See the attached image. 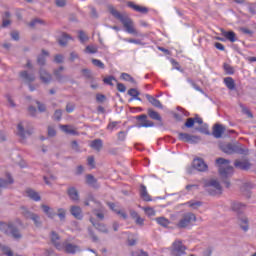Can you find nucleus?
<instances>
[{
	"instance_id": "nucleus-5",
	"label": "nucleus",
	"mask_w": 256,
	"mask_h": 256,
	"mask_svg": "<svg viewBox=\"0 0 256 256\" xmlns=\"http://www.w3.org/2000/svg\"><path fill=\"white\" fill-rule=\"evenodd\" d=\"M204 187L209 195H221L223 193V188L216 179L206 180L204 182Z\"/></svg>"
},
{
	"instance_id": "nucleus-20",
	"label": "nucleus",
	"mask_w": 256,
	"mask_h": 256,
	"mask_svg": "<svg viewBox=\"0 0 256 256\" xmlns=\"http://www.w3.org/2000/svg\"><path fill=\"white\" fill-rule=\"evenodd\" d=\"M232 211L237 213L238 215L243 213L245 209H247V206L241 202H233L231 205Z\"/></svg>"
},
{
	"instance_id": "nucleus-18",
	"label": "nucleus",
	"mask_w": 256,
	"mask_h": 256,
	"mask_svg": "<svg viewBox=\"0 0 256 256\" xmlns=\"http://www.w3.org/2000/svg\"><path fill=\"white\" fill-rule=\"evenodd\" d=\"M39 77H40V81H42V83H51L53 76H51V74L49 72H47V70H45L44 68H41L39 70Z\"/></svg>"
},
{
	"instance_id": "nucleus-52",
	"label": "nucleus",
	"mask_w": 256,
	"mask_h": 256,
	"mask_svg": "<svg viewBox=\"0 0 256 256\" xmlns=\"http://www.w3.org/2000/svg\"><path fill=\"white\" fill-rule=\"evenodd\" d=\"M63 117V112L61 110H56L54 113V119L59 121Z\"/></svg>"
},
{
	"instance_id": "nucleus-31",
	"label": "nucleus",
	"mask_w": 256,
	"mask_h": 256,
	"mask_svg": "<svg viewBox=\"0 0 256 256\" xmlns=\"http://www.w3.org/2000/svg\"><path fill=\"white\" fill-rule=\"evenodd\" d=\"M224 85L230 91H235V80H233L231 77L224 78Z\"/></svg>"
},
{
	"instance_id": "nucleus-60",
	"label": "nucleus",
	"mask_w": 256,
	"mask_h": 256,
	"mask_svg": "<svg viewBox=\"0 0 256 256\" xmlns=\"http://www.w3.org/2000/svg\"><path fill=\"white\" fill-rule=\"evenodd\" d=\"M125 137H127V132H125V131H120V132L118 133V139H119V141H125Z\"/></svg>"
},
{
	"instance_id": "nucleus-47",
	"label": "nucleus",
	"mask_w": 256,
	"mask_h": 256,
	"mask_svg": "<svg viewBox=\"0 0 256 256\" xmlns=\"http://www.w3.org/2000/svg\"><path fill=\"white\" fill-rule=\"evenodd\" d=\"M85 51L86 53L93 55L97 53V46H87Z\"/></svg>"
},
{
	"instance_id": "nucleus-29",
	"label": "nucleus",
	"mask_w": 256,
	"mask_h": 256,
	"mask_svg": "<svg viewBox=\"0 0 256 256\" xmlns=\"http://www.w3.org/2000/svg\"><path fill=\"white\" fill-rule=\"evenodd\" d=\"M60 128L67 135H78L77 130H75V128H73V126L62 125V126H60Z\"/></svg>"
},
{
	"instance_id": "nucleus-53",
	"label": "nucleus",
	"mask_w": 256,
	"mask_h": 256,
	"mask_svg": "<svg viewBox=\"0 0 256 256\" xmlns=\"http://www.w3.org/2000/svg\"><path fill=\"white\" fill-rule=\"evenodd\" d=\"M117 90L120 93H125V91H127V87H125L123 83H117Z\"/></svg>"
},
{
	"instance_id": "nucleus-57",
	"label": "nucleus",
	"mask_w": 256,
	"mask_h": 256,
	"mask_svg": "<svg viewBox=\"0 0 256 256\" xmlns=\"http://www.w3.org/2000/svg\"><path fill=\"white\" fill-rule=\"evenodd\" d=\"M54 75L57 79V81H59L61 83V81H63V75H61V72H59V70H54Z\"/></svg>"
},
{
	"instance_id": "nucleus-37",
	"label": "nucleus",
	"mask_w": 256,
	"mask_h": 256,
	"mask_svg": "<svg viewBox=\"0 0 256 256\" xmlns=\"http://www.w3.org/2000/svg\"><path fill=\"white\" fill-rule=\"evenodd\" d=\"M0 251H2V253H4V255L13 256V251H11V248H9V246H5L1 243H0Z\"/></svg>"
},
{
	"instance_id": "nucleus-1",
	"label": "nucleus",
	"mask_w": 256,
	"mask_h": 256,
	"mask_svg": "<svg viewBox=\"0 0 256 256\" xmlns=\"http://www.w3.org/2000/svg\"><path fill=\"white\" fill-rule=\"evenodd\" d=\"M109 11L115 19H119L120 23H122L124 29L126 30V33H129V35H135V37H145V34H141L135 29V23L129 16L126 14H121L117 9H115L113 6L109 7Z\"/></svg>"
},
{
	"instance_id": "nucleus-49",
	"label": "nucleus",
	"mask_w": 256,
	"mask_h": 256,
	"mask_svg": "<svg viewBox=\"0 0 256 256\" xmlns=\"http://www.w3.org/2000/svg\"><path fill=\"white\" fill-rule=\"evenodd\" d=\"M113 81H115L117 83L115 77H113V76H109L107 78H104V83H106V85L113 86Z\"/></svg>"
},
{
	"instance_id": "nucleus-23",
	"label": "nucleus",
	"mask_w": 256,
	"mask_h": 256,
	"mask_svg": "<svg viewBox=\"0 0 256 256\" xmlns=\"http://www.w3.org/2000/svg\"><path fill=\"white\" fill-rule=\"evenodd\" d=\"M146 99H148L149 103L153 105V107H157L158 109H163V104H161V101H159L157 98L146 94Z\"/></svg>"
},
{
	"instance_id": "nucleus-34",
	"label": "nucleus",
	"mask_w": 256,
	"mask_h": 256,
	"mask_svg": "<svg viewBox=\"0 0 256 256\" xmlns=\"http://www.w3.org/2000/svg\"><path fill=\"white\" fill-rule=\"evenodd\" d=\"M185 205H188V207H190L191 209H199V207H201V205H203V202L190 200Z\"/></svg>"
},
{
	"instance_id": "nucleus-64",
	"label": "nucleus",
	"mask_w": 256,
	"mask_h": 256,
	"mask_svg": "<svg viewBox=\"0 0 256 256\" xmlns=\"http://www.w3.org/2000/svg\"><path fill=\"white\" fill-rule=\"evenodd\" d=\"M88 165L90 166V167H95V158L93 157V156H90V157H88Z\"/></svg>"
},
{
	"instance_id": "nucleus-30",
	"label": "nucleus",
	"mask_w": 256,
	"mask_h": 256,
	"mask_svg": "<svg viewBox=\"0 0 256 256\" xmlns=\"http://www.w3.org/2000/svg\"><path fill=\"white\" fill-rule=\"evenodd\" d=\"M90 147L95 151H101V149H103V140L101 139L93 140L90 144Z\"/></svg>"
},
{
	"instance_id": "nucleus-8",
	"label": "nucleus",
	"mask_w": 256,
	"mask_h": 256,
	"mask_svg": "<svg viewBox=\"0 0 256 256\" xmlns=\"http://www.w3.org/2000/svg\"><path fill=\"white\" fill-rule=\"evenodd\" d=\"M33 133V128H29L25 130V122H20L17 125V135H19L21 139V143H27V137H31V134Z\"/></svg>"
},
{
	"instance_id": "nucleus-36",
	"label": "nucleus",
	"mask_w": 256,
	"mask_h": 256,
	"mask_svg": "<svg viewBox=\"0 0 256 256\" xmlns=\"http://www.w3.org/2000/svg\"><path fill=\"white\" fill-rule=\"evenodd\" d=\"M45 57H49V52L43 50L42 54L38 56V59H37L38 65H45Z\"/></svg>"
},
{
	"instance_id": "nucleus-63",
	"label": "nucleus",
	"mask_w": 256,
	"mask_h": 256,
	"mask_svg": "<svg viewBox=\"0 0 256 256\" xmlns=\"http://www.w3.org/2000/svg\"><path fill=\"white\" fill-rule=\"evenodd\" d=\"M77 59H79V54H77V52H71L70 53V61H75V60H77Z\"/></svg>"
},
{
	"instance_id": "nucleus-9",
	"label": "nucleus",
	"mask_w": 256,
	"mask_h": 256,
	"mask_svg": "<svg viewBox=\"0 0 256 256\" xmlns=\"http://www.w3.org/2000/svg\"><path fill=\"white\" fill-rule=\"evenodd\" d=\"M185 251H187V247L183 245V242H181V240H175L172 244L170 253L173 256H183L185 255Z\"/></svg>"
},
{
	"instance_id": "nucleus-17",
	"label": "nucleus",
	"mask_w": 256,
	"mask_h": 256,
	"mask_svg": "<svg viewBox=\"0 0 256 256\" xmlns=\"http://www.w3.org/2000/svg\"><path fill=\"white\" fill-rule=\"evenodd\" d=\"M222 37H225V40L230 41V43H235L237 41V34L233 31H225V29H221Z\"/></svg>"
},
{
	"instance_id": "nucleus-61",
	"label": "nucleus",
	"mask_w": 256,
	"mask_h": 256,
	"mask_svg": "<svg viewBox=\"0 0 256 256\" xmlns=\"http://www.w3.org/2000/svg\"><path fill=\"white\" fill-rule=\"evenodd\" d=\"M48 135H49V137H55V135H57V132L55 131V128L48 127Z\"/></svg>"
},
{
	"instance_id": "nucleus-54",
	"label": "nucleus",
	"mask_w": 256,
	"mask_h": 256,
	"mask_svg": "<svg viewBox=\"0 0 256 256\" xmlns=\"http://www.w3.org/2000/svg\"><path fill=\"white\" fill-rule=\"evenodd\" d=\"M66 111L67 113H73V111H75V104L68 103L66 105Z\"/></svg>"
},
{
	"instance_id": "nucleus-10",
	"label": "nucleus",
	"mask_w": 256,
	"mask_h": 256,
	"mask_svg": "<svg viewBox=\"0 0 256 256\" xmlns=\"http://www.w3.org/2000/svg\"><path fill=\"white\" fill-rule=\"evenodd\" d=\"M21 211H22V215H24V217H26V219H31V221L34 222V225H36V227H40L41 217L38 214L28 211L25 206L21 207Z\"/></svg>"
},
{
	"instance_id": "nucleus-51",
	"label": "nucleus",
	"mask_w": 256,
	"mask_h": 256,
	"mask_svg": "<svg viewBox=\"0 0 256 256\" xmlns=\"http://www.w3.org/2000/svg\"><path fill=\"white\" fill-rule=\"evenodd\" d=\"M117 125H119V122H110L107 126V130L113 131V129L117 128Z\"/></svg>"
},
{
	"instance_id": "nucleus-55",
	"label": "nucleus",
	"mask_w": 256,
	"mask_h": 256,
	"mask_svg": "<svg viewBox=\"0 0 256 256\" xmlns=\"http://www.w3.org/2000/svg\"><path fill=\"white\" fill-rule=\"evenodd\" d=\"M132 256H149L145 251L138 250L132 253Z\"/></svg>"
},
{
	"instance_id": "nucleus-19",
	"label": "nucleus",
	"mask_w": 256,
	"mask_h": 256,
	"mask_svg": "<svg viewBox=\"0 0 256 256\" xmlns=\"http://www.w3.org/2000/svg\"><path fill=\"white\" fill-rule=\"evenodd\" d=\"M67 195L71 201L77 202L79 201V191L77 188L71 186L67 189Z\"/></svg>"
},
{
	"instance_id": "nucleus-39",
	"label": "nucleus",
	"mask_w": 256,
	"mask_h": 256,
	"mask_svg": "<svg viewBox=\"0 0 256 256\" xmlns=\"http://www.w3.org/2000/svg\"><path fill=\"white\" fill-rule=\"evenodd\" d=\"M69 39H71V36H69L68 34H62L61 38L59 39V45H61L62 47H65V45H67V42L69 41Z\"/></svg>"
},
{
	"instance_id": "nucleus-24",
	"label": "nucleus",
	"mask_w": 256,
	"mask_h": 256,
	"mask_svg": "<svg viewBox=\"0 0 256 256\" xmlns=\"http://www.w3.org/2000/svg\"><path fill=\"white\" fill-rule=\"evenodd\" d=\"M51 243L54 245V247H56V249L59 251V247L58 245H63V243H60L61 241V237H59V234L55 233V232H51Z\"/></svg>"
},
{
	"instance_id": "nucleus-48",
	"label": "nucleus",
	"mask_w": 256,
	"mask_h": 256,
	"mask_svg": "<svg viewBox=\"0 0 256 256\" xmlns=\"http://www.w3.org/2000/svg\"><path fill=\"white\" fill-rule=\"evenodd\" d=\"M193 125H195V119L188 118L185 122V127H187L188 129H191Z\"/></svg>"
},
{
	"instance_id": "nucleus-6",
	"label": "nucleus",
	"mask_w": 256,
	"mask_h": 256,
	"mask_svg": "<svg viewBox=\"0 0 256 256\" xmlns=\"http://www.w3.org/2000/svg\"><path fill=\"white\" fill-rule=\"evenodd\" d=\"M195 221H197V216L192 212H186L182 214L176 225L179 229H185L192 223H195Z\"/></svg>"
},
{
	"instance_id": "nucleus-16",
	"label": "nucleus",
	"mask_w": 256,
	"mask_h": 256,
	"mask_svg": "<svg viewBox=\"0 0 256 256\" xmlns=\"http://www.w3.org/2000/svg\"><path fill=\"white\" fill-rule=\"evenodd\" d=\"M223 133H225V126L221 124L214 125L212 135L215 139H221L223 137Z\"/></svg>"
},
{
	"instance_id": "nucleus-25",
	"label": "nucleus",
	"mask_w": 256,
	"mask_h": 256,
	"mask_svg": "<svg viewBox=\"0 0 256 256\" xmlns=\"http://www.w3.org/2000/svg\"><path fill=\"white\" fill-rule=\"evenodd\" d=\"M140 197L143 201H152L149 192H147V187L143 184L140 186Z\"/></svg>"
},
{
	"instance_id": "nucleus-3",
	"label": "nucleus",
	"mask_w": 256,
	"mask_h": 256,
	"mask_svg": "<svg viewBox=\"0 0 256 256\" xmlns=\"http://www.w3.org/2000/svg\"><path fill=\"white\" fill-rule=\"evenodd\" d=\"M221 151L223 153H226L227 155H233V153H237L238 155H248L249 149H247L245 146L241 144H222L220 146Z\"/></svg>"
},
{
	"instance_id": "nucleus-13",
	"label": "nucleus",
	"mask_w": 256,
	"mask_h": 256,
	"mask_svg": "<svg viewBox=\"0 0 256 256\" xmlns=\"http://www.w3.org/2000/svg\"><path fill=\"white\" fill-rule=\"evenodd\" d=\"M137 119L140 121L137 124L138 129H141L142 127H155V123H153V121L147 119V115L142 114L140 116L137 117Z\"/></svg>"
},
{
	"instance_id": "nucleus-26",
	"label": "nucleus",
	"mask_w": 256,
	"mask_h": 256,
	"mask_svg": "<svg viewBox=\"0 0 256 256\" xmlns=\"http://www.w3.org/2000/svg\"><path fill=\"white\" fill-rule=\"evenodd\" d=\"M26 195L29 199H32V201H41V196L33 189L26 190Z\"/></svg>"
},
{
	"instance_id": "nucleus-44",
	"label": "nucleus",
	"mask_w": 256,
	"mask_h": 256,
	"mask_svg": "<svg viewBox=\"0 0 256 256\" xmlns=\"http://www.w3.org/2000/svg\"><path fill=\"white\" fill-rule=\"evenodd\" d=\"M92 63L95 67H99V69H105V64L99 59H92Z\"/></svg>"
},
{
	"instance_id": "nucleus-14",
	"label": "nucleus",
	"mask_w": 256,
	"mask_h": 256,
	"mask_svg": "<svg viewBox=\"0 0 256 256\" xmlns=\"http://www.w3.org/2000/svg\"><path fill=\"white\" fill-rule=\"evenodd\" d=\"M192 166L194 167V169H196V171H200V172H205L207 171V169H209V166H207V163H205V161L201 158H195L193 160Z\"/></svg>"
},
{
	"instance_id": "nucleus-22",
	"label": "nucleus",
	"mask_w": 256,
	"mask_h": 256,
	"mask_svg": "<svg viewBox=\"0 0 256 256\" xmlns=\"http://www.w3.org/2000/svg\"><path fill=\"white\" fill-rule=\"evenodd\" d=\"M41 209L49 219H55V217L57 216V213H55V210H53V208L49 207L48 205L42 204Z\"/></svg>"
},
{
	"instance_id": "nucleus-33",
	"label": "nucleus",
	"mask_w": 256,
	"mask_h": 256,
	"mask_svg": "<svg viewBox=\"0 0 256 256\" xmlns=\"http://www.w3.org/2000/svg\"><path fill=\"white\" fill-rule=\"evenodd\" d=\"M14 180L12 179L11 176H8V180H3L0 178V188L5 189L7 188L8 185H13Z\"/></svg>"
},
{
	"instance_id": "nucleus-35",
	"label": "nucleus",
	"mask_w": 256,
	"mask_h": 256,
	"mask_svg": "<svg viewBox=\"0 0 256 256\" xmlns=\"http://www.w3.org/2000/svg\"><path fill=\"white\" fill-rule=\"evenodd\" d=\"M128 95H130V97H133V99H135L136 101H141V98L139 97L140 93L135 88H131L130 90H128Z\"/></svg>"
},
{
	"instance_id": "nucleus-12",
	"label": "nucleus",
	"mask_w": 256,
	"mask_h": 256,
	"mask_svg": "<svg viewBox=\"0 0 256 256\" xmlns=\"http://www.w3.org/2000/svg\"><path fill=\"white\" fill-rule=\"evenodd\" d=\"M234 167L236 169H240L241 171H249V169H251L252 164L249 161V159H243V160H235L234 162Z\"/></svg>"
},
{
	"instance_id": "nucleus-11",
	"label": "nucleus",
	"mask_w": 256,
	"mask_h": 256,
	"mask_svg": "<svg viewBox=\"0 0 256 256\" xmlns=\"http://www.w3.org/2000/svg\"><path fill=\"white\" fill-rule=\"evenodd\" d=\"M178 139L184 143H199L201 141V137L189 133H178Z\"/></svg>"
},
{
	"instance_id": "nucleus-32",
	"label": "nucleus",
	"mask_w": 256,
	"mask_h": 256,
	"mask_svg": "<svg viewBox=\"0 0 256 256\" xmlns=\"http://www.w3.org/2000/svg\"><path fill=\"white\" fill-rule=\"evenodd\" d=\"M148 116L154 121H162L161 115L153 109H148Z\"/></svg>"
},
{
	"instance_id": "nucleus-45",
	"label": "nucleus",
	"mask_w": 256,
	"mask_h": 256,
	"mask_svg": "<svg viewBox=\"0 0 256 256\" xmlns=\"http://www.w3.org/2000/svg\"><path fill=\"white\" fill-rule=\"evenodd\" d=\"M123 41L126 43H134V45H143V42L139 39H129V38H124Z\"/></svg>"
},
{
	"instance_id": "nucleus-42",
	"label": "nucleus",
	"mask_w": 256,
	"mask_h": 256,
	"mask_svg": "<svg viewBox=\"0 0 256 256\" xmlns=\"http://www.w3.org/2000/svg\"><path fill=\"white\" fill-rule=\"evenodd\" d=\"M65 215H67V210L60 208L58 209L57 216L59 217L60 221H65Z\"/></svg>"
},
{
	"instance_id": "nucleus-38",
	"label": "nucleus",
	"mask_w": 256,
	"mask_h": 256,
	"mask_svg": "<svg viewBox=\"0 0 256 256\" xmlns=\"http://www.w3.org/2000/svg\"><path fill=\"white\" fill-rule=\"evenodd\" d=\"M240 227L243 231H249V219L245 217L240 219Z\"/></svg>"
},
{
	"instance_id": "nucleus-21",
	"label": "nucleus",
	"mask_w": 256,
	"mask_h": 256,
	"mask_svg": "<svg viewBox=\"0 0 256 256\" xmlns=\"http://www.w3.org/2000/svg\"><path fill=\"white\" fill-rule=\"evenodd\" d=\"M70 213L75 219H83V211L81 207L74 205L70 207Z\"/></svg>"
},
{
	"instance_id": "nucleus-27",
	"label": "nucleus",
	"mask_w": 256,
	"mask_h": 256,
	"mask_svg": "<svg viewBox=\"0 0 256 256\" xmlns=\"http://www.w3.org/2000/svg\"><path fill=\"white\" fill-rule=\"evenodd\" d=\"M90 222L92 225L97 229V231H100L101 233H108L107 226L105 224L97 223L93 218H90Z\"/></svg>"
},
{
	"instance_id": "nucleus-46",
	"label": "nucleus",
	"mask_w": 256,
	"mask_h": 256,
	"mask_svg": "<svg viewBox=\"0 0 256 256\" xmlns=\"http://www.w3.org/2000/svg\"><path fill=\"white\" fill-rule=\"evenodd\" d=\"M78 37H79V40L81 41V43H85V41H87V35L85 34V32H83V30H80L78 32Z\"/></svg>"
},
{
	"instance_id": "nucleus-56",
	"label": "nucleus",
	"mask_w": 256,
	"mask_h": 256,
	"mask_svg": "<svg viewBox=\"0 0 256 256\" xmlns=\"http://www.w3.org/2000/svg\"><path fill=\"white\" fill-rule=\"evenodd\" d=\"M54 75L57 79V81H59L61 83V81H63V75H61V72H59V70H54Z\"/></svg>"
},
{
	"instance_id": "nucleus-40",
	"label": "nucleus",
	"mask_w": 256,
	"mask_h": 256,
	"mask_svg": "<svg viewBox=\"0 0 256 256\" xmlns=\"http://www.w3.org/2000/svg\"><path fill=\"white\" fill-rule=\"evenodd\" d=\"M156 222L158 223V225H161L162 227H168L170 223L169 220H167V218L165 217L156 218Z\"/></svg>"
},
{
	"instance_id": "nucleus-58",
	"label": "nucleus",
	"mask_w": 256,
	"mask_h": 256,
	"mask_svg": "<svg viewBox=\"0 0 256 256\" xmlns=\"http://www.w3.org/2000/svg\"><path fill=\"white\" fill-rule=\"evenodd\" d=\"M135 223L136 225H139L140 227H143L144 223H145V219L141 218L140 216H138L135 219Z\"/></svg>"
},
{
	"instance_id": "nucleus-62",
	"label": "nucleus",
	"mask_w": 256,
	"mask_h": 256,
	"mask_svg": "<svg viewBox=\"0 0 256 256\" xmlns=\"http://www.w3.org/2000/svg\"><path fill=\"white\" fill-rule=\"evenodd\" d=\"M64 59L65 58L63 57V55L58 54V55L55 56L54 61H55V63H63Z\"/></svg>"
},
{
	"instance_id": "nucleus-28",
	"label": "nucleus",
	"mask_w": 256,
	"mask_h": 256,
	"mask_svg": "<svg viewBox=\"0 0 256 256\" xmlns=\"http://www.w3.org/2000/svg\"><path fill=\"white\" fill-rule=\"evenodd\" d=\"M20 77L24 79L25 83H33V81H35V75L29 74L27 71L21 72Z\"/></svg>"
},
{
	"instance_id": "nucleus-43",
	"label": "nucleus",
	"mask_w": 256,
	"mask_h": 256,
	"mask_svg": "<svg viewBox=\"0 0 256 256\" xmlns=\"http://www.w3.org/2000/svg\"><path fill=\"white\" fill-rule=\"evenodd\" d=\"M121 79L124 81H129L130 83H135V78L131 77L128 73H122L121 74Z\"/></svg>"
},
{
	"instance_id": "nucleus-41",
	"label": "nucleus",
	"mask_w": 256,
	"mask_h": 256,
	"mask_svg": "<svg viewBox=\"0 0 256 256\" xmlns=\"http://www.w3.org/2000/svg\"><path fill=\"white\" fill-rule=\"evenodd\" d=\"M86 181L88 185H91L92 187H95V184L97 183V179L91 174L86 176Z\"/></svg>"
},
{
	"instance_id": "nucleus-7",
	"label": "nucleus",
	"mask_w": 256,
	"mask_h": 256,
	"mask_svg": "<svg viewBox=\"0 0 256 256\" xmlns=\"http://www.w3.org/2000/svg\"><path fill=\"white\" fill-rule=\"evenodd\" d=\"M58 251H64V253H68V255H75L81 251V247L79 245L70 243L69 240H65L62 242V245H58Z\"/></svg>"
},
{
	"instance_id": "nucleus-15",
	"label": "nucleus",
	"mask_w": 256,
	"mask_h": 256,
	"mask_svg": "<svg viewBox=\"0 0 256 256\" xmlns=\"http://www.w3.org/2000/svg\"><path fill=\"white\" fill-rule=\"evenodd\" d=\"M127 7H130V9H133V11H136L137 13H142L143 15L149 13V9L144 6H139L135 4L133 1H125Z\"/></svg>"
},
{
	"instance_id": "nucleus-2",
	"label": "nucleus",
	"mask_w": 256,
	"mask_h": 256,
	"mask_svg": "<svg viewBox=\"0 0 256 256\" xmlns=\"http://www.w3.org/2000/svg\"><path fill=\"white\" fill-rule=\"evenodd\" d=\"M0 231L1 233H5V235H11L13 239L16 241H19V239H22L23 235L19 231V228L15 225L13 222H2L0 221Z\"/></svg>"
},
{
	"instance_id": "nucleus-4",
	"label": "nucleus",
	"mask_w": 256,
	"mask_h": 256,
	"mask_svg": "<svg viewBox=\"0 0 256 256\" xmlns=\"http://www.w3.org/2000/svg\"><path fill=\"white\" fill-rule=\"evenodd\" d=\"M216 164L219 168V174L222 179H227L228 177H231L233 175V166H231V161L225 159V158H218L216 159Z\"/></svg>"
},
{
	"instance_id": "nucleus-59",
	"label": "nucleus",
	"mask_w": 256,
	"mask_h": 256,
	"mask_svg": "<svg viewBox=\"0 0 256 256\" xmlns=\"http://www.w3.org/2000/svg\"><path fill=\"white\" fill-rule=\"evenodd\" d=\"M36 103H37V105H38V110L40 111V113H45V111H46L45 104H42V103L39 102V101H37Z\"/></svg>"
},
{
	"instance_id": "nucleus-50",
	"label": "nucleus",
	"mask_w": 256,
	"mask_h": 256,
	"mask_svg": "<svg viewBox=\"0 0 256 256\" xmlns=\"http://www.w3.org/2000/svg\"><path fill=\"white\" fill-rule=\"evenodd\" d=\"M144 211L149 217H155V210L153 208H145Z\"/></svg>"
}]
</instances>
